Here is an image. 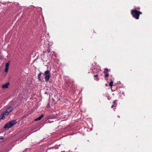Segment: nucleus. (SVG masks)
Here are the masks:
<instances>
[{"instance_id":"nucleus-1","label":"nucleus","mask_w":152,"mask_h":152,"mask_svg":"<svg viewBox=\"0 0 152 152\" xmlns=\"http://www.w3.org/2000/svg\"><path fill=\"white\" fill-rule=\"evenodd\" d=\"M131 14L133 17L136 19H139V17L140 14H142V12L139 11H137L135 9H132L131 10Z\"/></svg>"},{"instance_id":"nucleus-2","label":"nucleus","mask_w":152,"mask_h":152,"mask_svg":"<svg viewBox=\"0 0 152 152\" xmlns=\"http://www.w3.org/2000/svg\"><path fill=\"white\" fill-rule=\"evenodd\" d=\"M17 122V121L16 120H14L10 121L5 125L4 128L8 129L15 125Z\"/></svg>"},{"instance_id":"nucleus-3","label":"nucleus","mask_w":152,"mask_h":152,"mask_svg":"<svg viewBox=\"0 0 152 152\" xmlns=\"http://www.w3.org/2000/svg\"><path fill=\"white\" fill-rule=\"evenodd\" d=\"M44 76L45 80L46 82H48L50 77V72L48 70L46 71L45 72Z\"/></svg>"},{"instance_id":"nucleus-4","label":"nucleus","mask_w":152,"mask_h":152,"mask_svg":"<svg viewBox=\"0 0 152 152\" xmlns=\"http://www.w3.org/2000/svg\"><path fill=\"white\" fill-rule=\"evenodd\" d=\"M13 109L12 107H10L7 108L5 111L4 112V114H5V115H7L9 113L12 111Z\"/></svg>"},{"instance_id":"nucleus-5","label":"nucleus","mask_w":152,"mask_h":152,"mask_svg":"<svg viewBox=\"0 0 152 152\" xmlns=\"http://www.w3.org/2000/svg\"><path fill=\"white\" fill-rule=\"evenodd\" d=\"M10 61H9L6 64L5 72H7L8 69H9V66L10 65Z\"/></svg>"},{"instance_id":"nucleus-6","label":"nucleus","mask_w":152,"mask_h":152,"mask_svg":"<svg viewBox=\"0 0 152 152\" xmlns=\"http://www.w3.org/2000/svg\"><path fill=\"white\" fill-rule=\"evenodd\" d=\"M44 116V115L42 114L39 117L35 119V121H37L40 120Z\"/></svg>"},{"instance_id":"nucleus-7","label":"nucleus","mask_w":152,"mask_h":152,"mask_svg":"<svg viewBox=\"0 0 152 152\" xmlns=\"http://www.w3.org/2000/svg\"><path fill=\"white\" fill-rule=\"evenodd\" d=\"M9 85V82H7L6 84L3 85L2 86V87L4 89L7 88L8 87Z\"/></svg>"},{"instance_id":"nucleus-8","label":"nucleus","mask_w":152,"mask_h":152,"mask_svg":"<svg viewBox=\"0 0 152 152\" xmlns=\"http://www.w3.org/2000/svg\"><path fill=\"white\" fill-rule=\"evenodd\" d=\"M98 75H94V79L96 81H98L99 80V79L98 78Z\"/></svg>"},{"instance_id":"nucleus-9","label":"nucleus","mask_w":152,"mask_h":152,"mask_svg":"<svg viewBox=\"0 0 152 152\" xmlns=\"http://www.w3.org/2000/svg\"><path fill=\"white\" fill-rule=\"evenodd\" d=\"M4 112H3L2 114H1V119H4V118H5V117L4 116V115H5V114H4Z\"/></svg>"},{"instance_id":"nucleus-10","label":"nucleus","mask_w":152,"mask_h":152,"mask_svg":"<svg viewBox=\"0 0 152 152\" xmlns=\"http://www.w3.org/2000/svg\"><path fill=\"white\" fill-rule=\"evenodd\" d=\"M113 82L112 81H111L109 83V86L111 87H112L113 86Z\"/></svg>"},{"instance_id":"nucleus-11","label":"nucleus","mask_w":152,"mask_h":152,"mask_svg":"<svg viewBox=\"0 0 152 152\" xmlns=\"http://www.w3.org/2000/svg\"><path fill=\"white\" fill-rule=\"evenodd\" d=\"M55 148V149H57L58 148V147H52L49 148L48 149L49 150H50L51 149H54Z\"/></svg>"},{"instance_id":"nucleus-12","label":"nucleus","mask_w":152,"mask_h":152,"mask_svg":"<svg viewBox=\"0 0 152 152\" xmlns=\"http://www.w3.org/2000/svg\"><path fill=\"white\" fill-rule=\"evenodd\" d=\"M105 73V76H104V77L105 78L106 77H108L109 75V74H108V73Z\"/></svg>"},{"instance_id":"nucleus-13","label":"nucleus","mask_w":152,"mask_h":152,"mask_svg":"<svg viewBox=\"0 0 152 152\" xmlns=\"http://www.w3.org/2000/svg\"><path fill=\"white\" fill-rule=\"evenodd\" d=\"M108 71V69H107L106 68L105 69L104 72V73H105L106 72H107Z\"/></svg>"},{"instance_id":"nucleus-14","label":"nucleus","mask_w":152,"mask_h":152,"mask_svg":"<svg viewBox=\"0 0 152 152\" xmlns=\"http://www.w3.org/2000/svg\"><path fill=\"white\" fill-rule=\"evenodd\" d=\"M41 75V73H39L38 75V77L39 78V80H41L39 78V77H40V75Z\"/></svg>"},{"instance_id":"nucleus-15","label":"nucleus","mask_w":152,"mask_h":152,"mask_svg":"<svg viewBox=\"0 0 152 152\" xmlns=\"http://www.w3.org/2000/svg\"><path fill=\"white\" fill-rule=\"evenodd\" d=\"M116 100H114L113 101V104L114 105V104H115L116 102Z\"/></svg>"},{"instance_id":"nucleus-16","label":"nucleus","mask_w":152,"mask_h":152,"mask_svg":"<svg viewBox=\"0 0 152 152\" xmlns=\"http://www.w3.org/2000/svg\"><path fill=\"white\" fill-rule=\"evenodd\" d=\"M66 88H68L69 87V85L68 84H67V85H66Z\"/></svg>"},{"instance_id":"nucleus-17","label":"nucleus","mask_w":152,"mask_h":152,"mask_svg":"<svg viewBox=\"0 0 152 152\" xmlns=\"http://www.w3.org/2000/svg\"><path fill=\"white\" fill-rule=\"evenodd\" d=\"M113 106H114V105H113H113L112 106H111V107H112V108H113Z\"/></svg>"},{"instance_id":"nucleus-18","label":"nucleus","mask_w":152,"mask_h":152,"mask_svg":"<svg viewBox=\"0 0 152 152\" xmlns=\"http://www.w3.org/2000/svg\"><path fill=\"white\" fill-rule=\"evenodd\" d=\"M45 94H47V92H45Z\"/></svg>"},{"instance_id":"nucleus-19","label":"nucleus","mask_w":152,"mask_h":152,"mask_svg":"<svg viewBox=\"0 0 152 152\" xmlns=\"http://www.w3.org/2000/svg\"><path fill=\"white\" fill-rule=\"evenodd\" d=\"M48 53H49L50 52V50H48Z\"/></svg>"},{"instance_id":"nucleus-20","label":"nucleus","mask_w":152,"mask_h":152,"mask_svg":"<svg viewBox=\"0 0 152 152\" xmlns=\"http://www.w3.org/2000/svg\"><path fill=\"white\" fill-rule=\"evenodd\" d=\"M108 99H109V98H108Z\"/></svg>"},{"instance_id":"nucleus-21","label":"nucleus","mask_w":152,"mask_h":152,"mask_svg":"<svg viewBox=\"0 0 152 152\" xmlns=\"http://www.w3.org/2000/svg\"><path fill=\"white\" fill-rule=\"evenodd\" d=\"M118 117L119 118H120V116H119V115H118Z\"/></svg>"},{"instance_id":"nucleus-22","label":"nucleus","mask_w":152,"mask_h":152,"mask_svg":"<svg viewBox=\"0 0 152 152\" xmlns=\"http://www.w3.org/2000/svg\"><path fill=\"white\" fill-rule=\"evenodd\" d=\"M49 105V104H48V106Z\"/></svg>"},{"instance_id":"nucleus-23","label":"nucleus","mask_w":152,"mask_h":152,"mask_svg":"<svg viewBox=\"0 0 152 152\" xmlns=\"http://www.w3.org/2000/svg\"><path fill=\"white\" fill-rule=\"evenodd\" d=\"M49 105V104H48V106Z\"/></svg>"}]
</instances>
